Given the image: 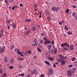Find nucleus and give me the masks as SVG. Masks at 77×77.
I'll list each match as a JSON object with an SVG mask.
<instances>
[{
	"label": "nucleus",
	"instance_id": "nucleus-41",
	"mask_svg": "<svg viewBox=\"0 0 77 77\" xmlns=\"http://www.w3.org/2000/svg\"><path fill=\"white\" fill-rule=\"evenodd\" d=\"M3 35V33H0V38H1V37Z\"/></svg>",
	"mask_w": 77,
	"mask_h": 77
},
{
	"label": "nucleus",
	"instance_id": "nucleus-20",
	"mask_svg": "<svg viewBox=\"0 0 77 77\" xmlns=\"http://www.w3.org/2000/svg\"><path fill=\"white\" fill-rule=\"evenodd\" d=\"M48 59L50 60L53 61L54 60V58L52 57H49Z\"/></svg>",
	"mask_w": 77,
	"mask_h": 77
},
{
	"label": "nucleus",
	"instance_id": "nucleus-18",
	"mask_svg": "<svg viewBox=\"0 0 77 77\" xmlns=\"http://www.w3.org/2000/svg\"><path fill=\"white\" fill-rule=\"evenodd\" d=\"M70 50H73L74 49V46L72 45H70Z\"/></svg>",
	"mask_w": 77,
	"mask_h": 77
},
{
	"label": "nucleus",
	"instance_id": "nucleus-6",
	"mask_svg": "<svg viewBox=\"0 0 77 77\" xmlns=\"http://www.w3.org/2000/svg\"><path fill=\"white\" fill-rule=\"evenodd\" d=\"M59 56L60 57V58H61V60H65V58L64 57V56L61 54L59 55Z\"/></svg>",
	"mask_w": 77,
	"mask_h": 77
},
{
	"label": "nucleus",
	"instance_id": "nucleus-29",
	"mask_svg": "<svg viewBox=\"0 0 77 77\" xmlns=\"http://www.w3.org/2000/svg\"><path fill=\"white\" fill-rule=\"evenodd\" d=\"M32 21L31 19H26L25 20L26 22H29V21Z\"/></svg>",
	"mask_w": 77,
	"mask_h": 77
},
{
	"label": "nucleus",
	"instance_id": "nucleus-3",
	"mask_svg": "<svg viewBox=\"0 0 77 77\" xmlns=\"http://www.w3.org/2000/svg\"><path fill=\"white\" fill-rule=\"evenodd\" d=\"M31 74L32 75H33V74H35V75H36V74H37V70L35 69H33L31 71Z\"/></svg>",
	"mask_w": 77,
	"mask_h": 77
},
{
	"label": "nucleus",
	"instance_id": "nucleus-63",
	"mask_svg": "<svg viewBox=\"0 0 77 77\" xmlns=\"http://www.w3.org/2000/svg\"><path fill=\"white\" fill-rule=\"evenodd\" d=\"M8 29H10V26H8Z\"/></svg>",
	"mask_w": 77,
	"mask_h": 77
},
{
	"label": "nucleus",
	"instance_id": "nucleus-58",
	"mask_svg": "<svg viewBox=\"0 0 77 77\" xmlns=\"http://www.w3.org/2000/svg\"><path fill=\"white\" fill-rule=\"evenodd\" d=\"M46 13L47 14H48H48H49V12H48V11H47L46 12Z\"/></svg>",
	"mask_w": 77,
	"mask_h": 77
},
{
	"label": "nucleus",
	"instance_id": "nucleus-28",
	"mask_svg": "<svg viewBox=\"0 0 77 77\" xmlns=\"http://www.w3.org/2000/svg\"><path fill=\"white\" fill-rule=\"evenodd\" d=\"M63 50L64 51H68L69 50V49L66 48H63Z\"/></svg>",
	"mask_w": 77,
	"mask_h": 77
},
{
	"label": "nucleus",
	"instance_id": "nucleus-52",
	"mask_svg": "<svg viewBox=\"0 0 77 77\" xmlns=\"http://www.w3.org/2000/svg\"><path fill=\"white\" fill-rule=\"evenodd\" d=\"M71 33V31H69L67 33L69 35H70V33Z\"/></svg>",
	"mask_w": 77,
	"mask_h": 77
},
{
	"label": "nucleus",
	"instance_id": "nucleus-57",
	"mask_svg": "<svg viewBox=\"0 0 77 77\" xmlns=\"http://www.w3.org/2000/svg\"><path fill=\"white\" fill-rule=\"evenodd\" d=\"M51 44H54V41H51Z\"/></svg>",
	"mask_w": 77,
	"mask_h": 77
},
{
	"label": "nucleus",
	"instance_id": "nucleus-60",
	"mask_svg": "<svg viewBox=\"0 0 77 77\" xmlns=\"http://www.w3.org/2000/svg\"><path fill=\"white\" fill-rule=\"evenodd\" d=\"M66 47H69V46L67 44L66 45Z\"/></svg>",
	"mask_w": 77,
	"mask_h": 77
},
{
	"label": "nucleus",
	"instance_id": "nucleus-2",
	"mask_svg": "<svg viewBox=\"0 0 77 77\" xmlns=\"http://www.w3.org/2000/svg\"><path fill=\"white\" fill-rule=\"evenodd\" d=\"M5 47L4 46L1 47H0V53H2L4 51H5Z\"/></svg>",
	"mask_w": 77,
	"mask_h": 77
},
{
	"label": "nucleus",
	"instance_id": "nucleus-26",
	"mask_svg": "<svg viewBox=\"0 0 77 77\" xmlns=\"http://www.w3.org/2000/svg\"><path fill=\"white\" fill-rule=\"evenodd\" d=\"M75 57H72V61H75Z\"/></svg>",
	"mask_w": 77,
	"mask_h": 77
},
{
	"label": "nucleus",
	"instance_id": "nucleus-10",
	"mask_svg": "<svg viewBox=\"0 0 77 77\" xmlns=\"http://www.w3.org/2000/svg\"><path fill=\"white\" fill-rule=\"evenodd\" d=\"M10 63L11 64H13V63H14V59L13 58L11 59L10 60Z\"/></svg>",
	"mask_w": 77,
	"mask_h": 77
},
{
	"label": "nucleus",
	"instance_id": "nucleus-59",
	"mask_svg": "<svg viewBox=\"0 0 77 77\" xmlns=\"http://www.w3.org/2000/svg\"><path fill=\"white\" fill-rule=\"evenodd\" d=\"M47 19L48 20H50V17H48L47 18Z\"/></svg>",
	"mask_w": 77,
	"mask_h": 77
},
{
	"label": "nucleus",
	"instance_id": "nucleus-19",
	"mask_svg": "<svg viewBox=\"0 0 77 77\" xmlns=\"http://www.w3.org/2000/svg\"><path fill=\"white\" fill-rule=\"evenodd\" d=\"M12 11H14V9H16L17 8V6H14L12 8Z\"/></svg>",
	"mask_w": 77,
	"mask_h": 77
},
{
	"label": "nucleus",
	"instance_id": "nucleus-14",
	"mask_svg": "<svg viewBox=\"0 0 77 77\" xmlns=\"http://www.w3.org/2000/svg\"><path fill=\"white\" fill-rule=\"evenodd\" d=\"M67 44V43H65L64 44H62L61 45V46L62 47H65V45H66Z\"/></svg>",
	"mask_w": 77,
	"mask_h": 77
},
{
	"label": "nucleus",
	"instance_id": "nucleus-13",
	"mask_svg": "<svg viewBox=\"0 0 77 77\" xmlns=\"http://www.w3.org/2000/svg\"><path fill=\"white\" fill-rule=\"evenodd\" d=\"M30 30H28L25 33L26 35H28L30 33Z\"/></svg>",
	"mask_w": 77,
	"mask_h": 77
},
{
	"label": "nucleus",
	"instance_id": "nucleus-8",
	"mask_svg": "<svg viewBox=\"0 0 77 77\" xmlns=\"http://www.w3.org/2000/svg\"><path fill=\"white\" fill-rule=\"evenodd\" d=\"M50 42H50V41H48V40H46L45 42H44V44H45V45H47V44H50Z\"/></svg>",
	"mask_w": 77,
	"mask_h": 77
},
{
	"label": "nucleus",
	"instance_id": "nucleus-38",
	"mask_svg": "<svg viewBox=\"0 0 77 77\" xmlns=\"http://www.w3.org/2000/svg\"><path fill=\"white\" fill-rule=\"evenodd\" d=\"M13 68H14V67H13V66H10L9 67V69H13Z\"/></svg>",
	"mask_w": 77,
	"mask_h": 77
},
{
	"label": "nucleus",
	"instance_id": "nucleus-50",
	"mask_svg": "<svg viewBox=\"0 0 77 77\" xmlns=\"http://www.w3.org/2000/svg\"><path fill=\"white\" fill-rule=\"evenodd\" d=\"M34 42L35 43L38 42H36V39H34Z\"/></svg>",
	"mask_w": 77,
	"mask_h": 77
},
{
	"label": "nucleus",
	"instance_id": "nucleus-43",
	"mask_svg": "<svg viewBox=\"0 0 77 77\" xmlns=\"http://www.w3.org/2000/svg\"><path fill=\"white\" fill-rule=\"evenodd\" d=\"M21 54V52L20 51H19L18 52H17L18 54H19V55H20Z\"/></svg>",
	"mask_w": 77,
	"mask_h": 77
},
{
	"label": "nucleus",
	"instance_id": "nucleus-22",
	"mask_svg": "<svg viewBox=\"0 0 77 77\" xmlns=\"http://www.w3.org/2000/svg\"><path fill=\"white\" fill-rule=\"evenodd\" d=\"M56 8V7L55 6H53L51 8L52 10H53V11H55Z\"/></svg>",
	"mask_w": 77,
	"mask_h": 77
},
{
	"label": "nucleus",
	"instance_id": "nucleus-40",
	"mask_svg": "<svg viewBox=\"0 0 77 77\" xmlns=\"http://www.w3.org/2000/svg\"><path fill=\"white\" fill-rule=\"evenodd\" d=\"M4 32V30L3 29H1L0 31V32L1 33H3V32Z\"/></svg>",
	"mask_w": 77,
	"mask_h": 77
},
{
	"label": "nucleus",
	"instance_id": "nucleus-49",
	"mask_svg": "<svg viewBox=\"0 0 77 77\" xmlns=\"http://www.w3.org/2000/svg\"><path fill=\"white\" fill-rule=\"evenodd\" d=\"M0 72L2 74L3 73V71H2V69H0Z\"/></svg>",
	"mask_w": 77,
	"mask_h": 77
},
{
	"label": "nucleus",
	"instance_id": "nucleus-53",
	"mask_svg": "<svg viewBox=\"0 0 77 77\" xmlns=\"http://www.w3.org/2000/svg\"><path fill=\"white\" fill-rule=\"evenodd\" d=\"M14 47H15L14 45H13L11 48V49L12 50V49H14Z\"/></svg>",
	"mask_w": 77,
	"mask_h": 77
},
{
	"label": "nucleus",
	"instance_id": "nucleus-64",
	"mask_svg": "<svg viewBox=\"0 0 77 77\" xmlns=\"http://www.w3.org/2000/svg\"><path fill=\"white\" fill-rule=\"evenodd\" d=\"M35 8H37V5H35Z\"/></svg>",
	"mask_w": 77,
	"mask_h": 77
},
{
	"label": "nucleus",
	"instance_id": "nucleus-16",
	"mask_svg": "<svg viewBox=\"0 0 77 77\" xmlns=\"http://www.w3.org/2000/svg\"><path fill=\"white\" fill-rule=\"evenodd\" d=\"M17 59H18L19 60H22V61H23L24 60V59L23 58H21V57H18L17 58Z\"/></svg>",
	"mask_w": 77,
	"mask_h": 77
},
{
	"label": "nucleus",
	"instance_id": "nucleus-54",
	"mask_svg": "<svg viewBox=\"0 0 77 77\" xmlns=\"http://www.w3.org/2000/svg\"><path fill=\"white\" fill-rule=\"evenodd\" d=\"M20 55L22 56V57H24V54H22V53H21V54Z\"/></svg>",
	"mask_w": 77,
	"mask_h": 77
},
{
	"label": "nucleus",
	"instance_id": "nucleus-12",
	"mask_svg": "<svg viewBox=\"0 0 77 77\" xmlns=\"http://www.w3.org/2000/svg\"><path fill=\"white\" fill-rule=\"evenodd\" d=\"M44 62H45L46 64H47L48 65H49V66H50V65H51V64L50 63L47 61H44Z\"/></svg>",
	"mask_w": 77,
	"mask_h": 77
},
{
	"label": "nucleus",
	"instance_id": "nucleus-21",
	"mask_svg": "<svg viewBox=\"0 0 77 77\" xmlns=\"http://www.w3.org/2000/svg\"><path fill=\"white\" fill-rule=\"evenodd\" d=\"M59 9H60V8H59V7H57V8L56 7L55 11L58 12V10Z\"/></svg>",
	"mask_w": 77,
	"mask_h": 77
},
{
	"label": "nucleus",
	"instance_id": "nucleus-35",
	"mask_svg": "<svg viewBox=\"0 0 77 77\" xmlns=\"http://www.w3.org/2000/svg\"><path fill=\"white\" fill-rule=\"evenodd\" d=\"M24 54L25 56H28V53H27V52H26Z\"/></svg>",
	"mask_w": 77,
	"mask_h": 77
},
{
	"label": "nucleus",
	"instance_id": "nucleus-17",
	"mask_svg": "<svg viewBox=\"0 0 77 77\" xmlns=\"http://www.w3.org/2000/svg\"><path fill=\"white\" fill-rule=\"evenodd\" d=\"M77 14H75V12H74L72 13V16L73 17H75V16H77Z\"/></svg>",
	"mask_w": 77,
	"mask_h": 77
},
{
	"label": "nucleus",
	"instance_id": "nucleus-15",
	"mask_svg": "<svg viewBox=\"0 0 77 77\" xmlns=\"http://www.w3.org/2000/svg\"><path fill=\"white\" fill-rule=\"evenodd\" d=\"M64 28L65 30L66 31H67V30H68V27L66 25H65V26Z\"/></svg>",
	"mask_w": 77,
	"mask_h": 77
},
{
	"label": "nucleus",
	"instance_id": "nucleus-45",
	"mask_svg": "<svg viewBox=\"0 0 77 77\" xmlns=\"http://www.w3.org/2000/svg\"><path fill=\"white\" fill-rule=\"evenodd\" d=\"M44 40H45V41H46L48 40V39H47V38L46 37H44Z\"/></svg>",
	"mask_w": 77,
	"mask_h": 77
},
{
	"label": "nucleus",
	"instance_id": "nucleus-31",
	"mask_svg": "<svg viewBox=\"0 0 77 77\" xmlns=\"http://www.w3.org/2000/svg\"><path fill=\"white\" fill-rule=\"evenodd\" d=\"M37 50L38 52H41V50L39 49V48H38Z\"/></svg>",
	"mask_w": 77,
	"mask_h": 77
},
{
	"label": "nucleus",
	"instance_id": "nucleus-34",
	"mask_svg": "<svg viewBox=\"0 0 77 77\" xmlns=\"http://www.w3.org/2000/svg\"><path fill=\"white\" fill-rule=\"evenodd\" d=\"M27 53L28 54H31L32 52H31V50H29V51H27Z\"/></svg>",
	"mask_w": 77,
	"mask_h": 77
},
{
	"label": "nucleus",
	"instance_id": "nucleus-1",
	"mask_svg": "<svg viewBox=\"0 0 77 77\" xmlns=\"http://www.w3.org/2000/svg\"><path fill=\"white\" fill-rule=\"evenodd\" d=\"M53 69L51 68L48 70L47 74L48 75H51V74H53Z\"/></svg>",
	"mask_w": 77,
	"mask_h": 77
},
{
	"label": "nucleus",
	"instance_id": "nucleus-23",
	"mask_svg": "<svg viewBox=\"0 0 77 77\" xmlns=\"http://www.w3.org/2000/svg\"><path fill=\"white\" fill-rule=\"evenodd\" d=\"M7 75L5 73H3L2 75V77H6Z\"/></svg>",
	"mask_w": 77,
	"mask_h": 77
},
{
	"label": "nucleus",
	"instance_id": "nucleus-44",
	"mask_svg": "<svg viewBox=\"0 0 77 77\" xmlns=\"http://www.w3.org/2000/svg\"><path fill=\"white\" fill-rule=\"evenodd\" d=\"M19 75L20 76H24V74L23 73H22L21 74H19Z\"/></svg>",
	"mask_w": 77,
	"mask_h": 77
},
{
	"label": "nucleus",
	"instance_id": "nucleus-46",
	"mask_svg": "<svg viewBox=\"0 0 77 77\" xmlns=\"http://www.w3.org/2000/svg\"><path fill=\"white\" fill-rule=\"evenodd\" d=\"M72 65H69L68 66L69 67V68H71V67H72Z\"/></svg>",
	"mask_w": 77,
	"mask_h": 77
},
{
	"label": "nucleus",
	"instance_id": "nucleus-51",
	"mask_svg": "<svg viewBox=\"0 0 77 77\" xmlns=\"http://www.w3.org/2000/svg\"><path fill=\"white\" fill-rule=\"evenodd\" d=\"M19 68H23V66H22L21 65H19Z\"/></svg>",
	"mask_w": 77,
	"mask_h": 77
},
{
	"label": "nucleus",
	"instance_id": "nucleus-36",
	"mask_svg": "<svg viewBox=\"0 0 77 77\" xmlns=\"http://www.w3.org/2000/svg\"><path fill=\"white\" fill-rule=\"evenodd\" d=\"M9 1L10 3H12L14 2V0H9Z\"/></svg>",
	"mask_w": 77,
	"mask_h": 77
},
{
	"label": "nucleus",
	"instance_id": "nucleus-5",
	"mask_svg": "<svg viewBox=\"0 0 77 77\" xmlns=\"http://www.w3.org/2000/svg\"><path fill=\"white\" fill-rule=\"evenodd\" d=\"M67 72V75H68V76H69L70 77V76H71V75L72 74V71L71 70H69Z\"/></svg>",
	"mask_w": 77,
	"mask_h": 77
},
{
	"label": "nucleus",
	"instance_id": "nucleus-24",
	"mask_svg": "<svg viewBox=\"0 0 77 77\" xmlns=\"http://www.w3.org/2000/svg\"><path fill=\"white\" fill-rule=\"evenodd\" d=\"M64 22V20H62L61 22H59V24H60V25H61V24H62Z\"/></svg>",
	"mask_w": 77,
	"mask_h": 77
},
{
	"label": "nucleus",
	"instance_id": "nucleus-25",
	"mask_svg": "<svg viewBox=\"0 0 77 77\" xmlns=\"http://www.w3.org/2000/svg\"><path fill=\"white\" fill-rule=\"evenodd\" d=\"M48 49L49 50L50 49H51V45H49L48 46Z\"/></svg>",
	"mask_w": 77,
	"mask_h": 77
},
{
	"label": "nucleus",
	"instance_id": "nucleus-39",
	"mask_svg": "<svg viewBox=\"0 0 77 77\" xmlns=\"http://www.w3.org/2000/svg\"><path fill=\"white\" fill-rule=\"evenodd\" d=\"M38 42H37L35 43V44H34V46H35L36 47V46H37L38 45Z\"/></svg>",
	"mask_w": 77,
	"mask_h": 77
},
{
	"label": "nucleus",
	"instance_id": "nucleus-37",
	"mask_svg": "<svg viewBox=\"0 0 77 77\" xmlns=\"http://www.w3.org/2000/svg\"><path fill=\"white\" fill-rule=\"evenodd\" d=\"M12 27H14V28L16 27V25H15V23H14L13 24Z\"/></svg>",
	"mask_w": 77,
	"mask_h": 77
},
{
	"label": "nucleus",
	"instance_id": "nucleus-27",
	"mask_svg": "<svg viewBox=\"0 0 77 77\" xmlns=\"http://www.w3.org/2000/svg\"><path fill=\"white\" fill-rule=\"evenodd\" d=\"M74 64L75 65V66H77V61L74 62Z\"/></svg>",
	"mask_w": 77,
	"mask_h": 77
},
{
	"label": "nucleus",
	"instance_id": "nucleus-4",
	"mask_svg": "<svg viewBox=\"0 0 77 77\" xmlns=\"http://www.w3.org/2000/svg\"><path fill=\"white\" fill-rule=\"evenodd\" d=\"M59 62H61V64H60V65H64L65 64V62L64 60H61V59H59Z\"/></svg>",
	"mask_w": 77,
	"mask_h": 77
},
{
	"label": "nucleus",
	"instance_id": "nucleus-7",
	"mask_svg": "<svg viewBox=\"0 0 77 77\" xmlns=\"http://www.w3.org/2000/svg\"><path fill=\"white\" fill-rule=\"evenodd\" d=\"M57 48H54L53 50V52L55 53V54H57Z\"/></svg>",
	"mask_w": 77,
	"mask_h": 77
},
{
	"label": "nucleus",
	"instance_id": "nucleus-61",
	"mask_svg": "<svg viewBox=\"0 0 77 77\" xmlns=\"http://www.w3.org/2000/svg\"><path fill=\"white\" fill-rule=\"evenodd\" d=\"M56 64H54L53 65V67H56Z\"/></svg>",
	"mask_w": 77,
	"mask_h": 77
},
{
	"label": "nucleus",
	"instance_id": "nucleus-32",
	"mask_svg": "<svg viewBox=\"0 0 77 77\" xmlns=\"http://www.w3.org/2000/svg\"><path fill=\"white\" fill-rule=\"evenodd\" d=\"M35 27L34 26L32 28V31L34 32V31H35Z\"/></svg>",
	"mask_w": 77,
	"mask_h": 77
},
{
	"label": "nucleus",
	"instance_id": "nucleus-55",
	"mask_svg": "<svg viewBox=\"0 0 77 77\" xmlns=\"http://www.w3.org/2000/svg\"><path fill=\"white\" fill-rule=\"evenodd\" d=\"M5 3H6V4H8V0H5Z\"/></svg>",
	"mask_w": 77,
	"mask_h": 77
},
{
	"label": "nucleus",
	"instance_id": "nucleus-30",
	"mask_svg": "<svg viewBox=\"0 0 77 77\" xmlns=\"http://www.w3.org/2000/svg\"><path fill=\"white\" fill-rule=\"evenodd\" d=\"M69 10L68 9H67L66 10V13L67 14H69Z\"/></svg>",
	"mask_w": 77,
	"mask_h": 77
},
{
	"label": "nucleus",
	"instance_id": "nucleus-47",
	"mask_svg": "<svg viewBox=\"0 0 77 77\" xmlns=\"http://www.w3.org/2000/svg\"><path fill=\"white\" fill-rule=\"evenodd\" d=\"M43 40H41L40 41V44H42L43 43Z\"/></svg>",
	"mask_w": 77,
	"mask_h": 77
},
{
	"label": "nucleus",
	"instance_id": "nucleus-9",
	"mask_svg": "<svg viewBox=\"0 0 77 77\" xmlns=\"http://www.w3.org/2000/svg\"><path fill=\"white\" fill-rule=\"evenodd\" d=\"M50 42H50V41H48V40H46L45 42H44V44H45V45H47V44H50Z\"/></svg>",
	"mask_w": 77,
	"mask_h": 77
},
{
	"label": "nucleus",
	"instance_id": "nucleus-48",
	"mask_svg": "<svg viewBox=\"0 0 77 77\" xmlns=\"http://www.w3.org/2000/svg\"><path fill=\"white\" fill-rule=\"evenodd\" d=\"M41 35L42 36H44V35H45V34L44 33H42Z\"/></svg>",
	"mask_w": 77,
	"mask_h": 77
},
{
	"label": "nucleus",
	"instance_id": "nucleus-11",
	"mask_svg": "<svg viewBox=\"0 0 77 77\" xmlns=\"http://www.w3.org/2000/svg\"><path fill=\"white\" fill-rule=\"evenodd\" d=\"M4 62L6 63L8 62V57L6 56L4 57Z\"/></svg>",
	"mask_w": 77,
	"mask_h": 77
},
{
	"label": "nucleus",
	"instance_id": "nucleus-62",
	"mask_svg": "<svg viewBox=\"0 0 77 77\" xmlns=\"http://www.w3.org/2000/svg\"><path fill=\"white\" fill-rule=\"evenodd\" d=\"M36 57L37 56L36 55H35L34 57V59H35V58H36Z\"/></svg>",
	"mask_w": 77,
	"mask_h": 77
},
{
	"label": "nucleus",
	"instance_id": "nucleus-56",
	"mask_svg": "<svg viewBox=\"0 0 77 77\" xmlns=\"http://www.w3.org/2000/svg\"><path fill=\"white\" fill-rule=\"evenodd\" d=\"M20 7H23V4H20Z\"/></svg>",
	"mask_w": 77,
	"mask_h": 77
},
{
	"label": "nucleus",
	"instance_id": "nucleus-33",
	"mask_svg": "<svg viewBox=\"0 0 77 77\" xmlns=\"http://www.w3.org/2000/svg\"><path fill=\"white\" fill-rule=\"evenodd\" d=\"M41 15H42V12H40V16H39V18H41Z\"/></svg>",
	"mask_w": 77,
	"mask_h": 77
},
{
	"label": "nucleus",
	"instance_id": "nucleus-42",
	"mask_svg": "<svg viewBox=\"0 0 77 77\" xmlns=\"http://www.w3.org/2000/svg\"><path fill=\"white\" fill-rule=\"evenodd\" d=\"M72 8H77V6H76L75 5H73L72 6Z\"/></svg>",
	"mask_w": 77,
	"mask_h": 77
}]
</instances>
